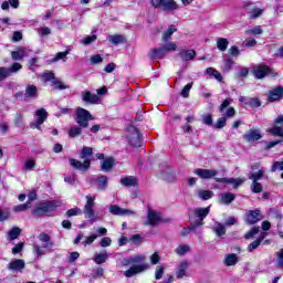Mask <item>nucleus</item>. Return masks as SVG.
<instances>
[{
  "mask_svg": "<svg viewBox=\"0 0 283 283\" xmlns=\"http://www.w3.org/2000/svg\"><path fill=\"white\" fill-rule=\"evenodd\" d=\"M140 262H145V256L135 255V256L123 259L122 264L123 266H129V264H140Z\"/></svg>",
  "mask_w": 283,
  "mask_h": 283,
  "instance_id": "nucleus-24",
  "label": "nucleus"
},
{
  "mask_svg": "<svg viewBox=\"0 0 283 283\" xmlns=\"http://www.w3.org/2000/svg\"><path fill=\"white\" fill-rule=\"evenodd\" d=\"M264 168H261L258 172L250 174L249 179L252 180V182H258L259 180H262V177L264 176Z\"/></svg>",
  "mask_w": 283,
  "mask_h": 283,
  "instance_id": "nucleus-43",
  "label": "nucleus"
},
{
  "mask_svg": "<svg viewBox=\"0 0 283 283\" xmlns=\"http://www.w3.org/2000/svg\"><path fill=\"white\" fill-rule=\"evenodd\" d=\"M25 56H28L25 49H18L17 51L11 52V57L13 61H23Z\"/></svg>",
  "mask_w": 283,
  "mask_h": 283,
  "instance_id": "nucleus-33",
  "label": "nucleus"
},
{
  "mask_svg": "<svg viewBox=\"0 0 283 283\" xmlns=\"http://www.w3.org/2000/svg\"><path fill=\"white\" fill-rule=\"evenodd\" d=\"M120 185L124 187H136V185H138V178L134 176L123 177L120 179Z\"/></svg>",
  "mask_w": 283,
  "mask_h": 283,
  "instance_id": "nucleus-28",
  "label": "nucleus"
},
{
  "mask_svg": "<svg viewBox=\"0 0 283 283\" xmlns=\"http://www.w3.org/2000/svg\"><path fill=\"white\" fill-rule=\"evenodd\" d=\"M48 120V112L40 108L35 112V120L30 124L31 129H41V125Z\"/></svg>",
  "mask_w": 283,
  "mask_h": 283,
  "instance_id": "nucleus-8",
  "label": "nucleus"
},
{
  "mask_svg": "<svg viewBox=\"0 0 283 283\" xmlns=\"http://www.w3.org/2000/svg\"><path fill=\"white\" fill-rule=\"evenodd\" d=\"M40 36H49V34H52V29L49 27H41L38 29Z\"/></svg>",
  "mask_w": 283,
  "mask_h": 283,
  "instance_id": "nucleus-61",
  "label": "nucleus"
},
{
  "mask_svg": "<svg viewBox=\"0 0 283 283\" xmlns=\"http://www.w3.org/2000/svg\"><path fill=\"white\" fill-rule=\"evenodd\" d=\"M187 269H189V262L187 261H181L176 271V277L177 280H182L187 275Z\"/></svg>",
  "mask_w": 283,
  "mask_h": 283,
  "instance_id": "nucleus-23",
  "label": "nucleus"
},
{
  "mask_svg": "<svg viewBox=\"0 0 283 283\" xmlns=\"http://www.w3.org/2000/svg\"><path fill=\"white\" fill-rule=\"evenodd\" d=\"M81 213H83V210H81V208H72L66 211L67 218H72L74 216H81Z\"/></svg>",
  "mask_w": 283,
  "mask_h": 283,
  "instance_id": "nucleus-59",
  "label": "nucleus"
},
{
  "mask_svg": "<svg viewBox=\"0 0 283 283\" xmlns=\"http://www.w3.org/2000/svg\"><path fill=\"white\" fill-rule=\"evenodd\" d=\"M262 28L261 27H255V28H250L245 31L248 34H252L253 36H258V34H262Z\"/></svg>",
  "mask_w": 283,
  "mask_h": 283,
  "instance_id": "nucleus-62",
  "label": "nucleus"
},
{
  "mask_svg": "<svg viewBox=\"0 0 283 283\" xmlns=\"http://www.w3.org/2000/svg\"><path fill=\"white\" fill-rule=\"evenodd\" d=\"M43 249H46L48 251H50V249H52V247L48 248L46 242L42 243V245H38V244L33 245V251H34L36 258H41L42 255H45V251H43Z\"/></svg>",
  "mask_w": 283,
  "mask_h": 283,
  "instance_id": "nucleus-30",
  "label": "nucleus"
},
{
  "mask_svg": "<svg viewBox=\"0 0 283 283\" xmlns=\"http://www.w3.org/2000/svg\"><path fill=\"white\" fill-rule=\"evenodd\" d=\"M28 209H30V203L28 202L13 207V211L15 213H21V211H28Z\"/></svg>",
  "mask_w": 283,
  "mask_h": 283,
  "instance_id": "nucleus-56",
  "label": "nucleus"
},
{
  "mask_svg": "<svg viewBox=\"0 0 283 283\" xmlns=\"http://www.w3.org/2000/svg\"><path fill=\"white\" fill-rule=\"evenodd\" d=\"M149 266L147 264H136L130 266L128 270L124 272L125 277H134V275H138V273H143L144 271H147Z\"/></svg>",
  "mask_w": 283,
  "mask_h": 283,
  "instance_id": "nucleus-16",
  "label": "nucleus"
},
{
  "mask_svg": "<svg viewBox=\"0 0 283 283\" xmlns=\"http://www.w3.org/2000/svg\"><path fill=\"white\" fill-rule=\"evenodd\" d=\"M34 167H36V161L32 158L27 159L23 164L24 171H33Z\"/></svg>",
  "mask_w": 283,
  "mask_h": 283,
  "instance_id": "nucleus-45",
  "label": "nucleus"
},
{
  "mask_svg": "<svg viewBox=\"0 0 283 283\" xmlns=\"http://www.w3.org/2000/svg\"><path fill=\"white\" fill-rule=\"evenodd\" d=\"M126 138L130 147H140L143 145V139L140 138V132L135 126H129L126 132Z\"/></svg>",
  "mask_w": 283,
  "mask_h": 283,
  "instance_id": "nucleus-3",
  "label": "nucleus"
},
{
  "mask_svg": "<svg viewBox=\"0 0 283 283\" xmlns=\"http://www.w3.org/2000/svg\"><path fill=\"white\" fill-rule=\"evenodd\" d=\"M216 182H221L223 185H232L234 189H238L240 185L244 182V179L235 178H214Z\"/></svg>",
  "mask_w": 283,
  "mask_h": 283,
  "instance_id": "nucleus-20",
  "label": "nucleus"
},
{
  "mask_svg": "<svg viewBox=\"0 0 283 283\" xmlns=\"http://www.w3.org/2000/svg\"><path fill=\"white\" fill-rule=\"evenodd\" d=\"M160 222H163V217L160 216V212H157L155 210H148L145 224L147 227H156L157 224H160Z\"/></svg>",
  "mask_w": 283,
  "mask_h": 283,
  "instance_id": "nucleus-11",
  "label": "nucleus"
},
{
  "mask_svg": "<svg viewBox=\"0 0 283 283\" xmlns=\"http://www.w3.org/2000/svg\"><path fill=\"white\" fill-rule=\"evenodd\" d=\"M212 231L216 233V235H218V238H222V235L227 233V228H224L222 223L216 222Z\"/></svg>",
  "mask_w": 283,
  "mask_h": 283,
  "instance_id": "nucleus-35",
  "label": "nucleus"
},
{
  "mask_svg": "<svg viewBox=\"0 0 283 283\" xmlns=\"http://www.w3.org/2000/svg\"><path fill=\"white\" fill-rule=\"evenodd\" d=\"M98 234L96 233H91L88 237H85V239L82 241V244L84 247H87L90 244H94V241L97 240Z\"/></svg>",
  "mask_w": 283,
  "mask_h": 283,
  "instance_id": "nucleus-48",
  "label": "nucleus"
},
{
  "mask_svg": "<svg viewBox=\"0 0 283 283\" xmlns=\"http://www.w3.org/2000/svg\"><path fill=\"white\" fill-rule=\"evenodd\" d=\"M217 48L220 50V52H227V48H229V40L226 38H218Z\"/></svg>",
  "mask_w": 283,
  "mask_h": 283,
  "instance_id": "nucleus-37",
  "label": "nucleus"
},
{
  "mask_svg": "<svg viewBox=\"0 0 283 283\" xmlns=\"http://www.w3.org/2000/svg\"><path fill=\"white\" fill-rule=\"evenodd\" d=\"M268 74H271V69L266 65H259L253 69L255 78H264Z\"/></svg>",
  "mask_w": 283,
  "mask_h": 283,
  "instance_id": "nucleus-21",
  "label": "nucleus"
},
{
  "mask_svg": "<svg viewBox=\"0 0 283 283\" xmlns=\"http://www.w3.org/2000/svg\"><path fill=\"white\" fill-rule=\"evenodd\" d=\"M57 207H61V203L59 201H49L35 208L32 213L35 218H41V216H45L48 213H52V211H56Z\"/></svg>",
  "mask_w": 283,
  "mask_h": 283,
  "instance_id": "nucleus-2",
  "label": "nucleus"
},
{
  "mask_svg": "<svg viewBox=\"0 0 283 283\" xmlns=\"http://www.w3.org/2000/svg\"><path fill=\"white\" fill-rule=\"evenodd\" d=\"M202 123L203 125L211 127V125H213V116L211 114L202 115Z\"/></svg>",
  "mask_w": 283,
  "mask_h": 283,
  "instance_id": "nucleus-60",
  "label": "nucleus"
},
{
  "mask_svg": "<svg viewBox=\"0 0 283 283\" xmlns=\"http://www.w3.org/2000/svg\"><path fill=\"white\" fill-rule=\"evenodd\" d=\"M86 203L84 205V216L85 218H88L90 220H93V222H96L95 216L96 212L94 211V207H96V197H92V195H87L86 197Z\"/></svg>",
  "mask_w": 283,
  "mask_h": 283,
  "instance_id": "nucleus-4",
  "label": "nucleus"
},
{
  "mask_svg": "<svg viewBox=\"0 0 283 283\" xmlns=\"http://www.w3.org/2000/svg\"><path fill=\"white\" fill-rule=\"evenodd\" d=\"M39 240L42 243H46V247H54V243L52 242V240L50 239V237L45 233H42L39 235Z\"/></svg>",
  "mask_w": 283,
  "mask_h": 283,
  "instance_id": "nucleus-51",
  "label": "nucleus"
},
{
  "mask_svg": "<svg viewBox=\"0 0 283 283\" xmlns=\"http://www.w3.org/2000/svg\"><path fill=\"white\" fill-rule=\"evenodd\" d=\"M92 154H94L92 147H83L80 154V158L84 161L82 163L76 159H70L71 167L77 169L78 171H82V174H85V171H87V169H90V167L92 166V159H90L92 158Z\"/></svg>",
  "mask_w": 283,
  "mask_h": 283,
  "instance_id": "nucleus-1",
  "label": "nucleus"
},
{
  "mask_svg": "<svg viewBox=\"0 0 283 283\" xmlns=\"http://www.w3.org/2000/svg\"><path fill=\"white\" fill-rule=\"evenodd\" d=\"M92 120V114L87 112L85 108H77L76 111V123L81 127H87V123Z\"/></svg>",
  "mask_w": 283,
  "mask_h": 283,
  "instance_id": "nucleus-9",
  "label": "nucleus"
},
{
  "mask_svg": "<svg viewBox=\"0 0 283 283\" xmlns=\"http://www.w3.org/2000/svg\"><path fill=\"white\" fill-rule=\"evenodd\" d=\"M53 90H70L69 85L63 84V82L56 77L51 82Z\"/></svg>",
  "mask_w": 283,
  "mask_h": 283,
  "instance_id": "nucleus-40",
  "label": "nucleus"
},
{
  "mask_svg": "<svg viewBox=\"0 0 283 283\" xmlns=\"http://www.w3.org/2000/svg\"><path fill=\"white\" fill-rule=\"evenodd\" d=\"M189 251H191V247H189L188 244H180L175 250L177 255H186V253H189Z\"/></svg>",
  "mask_w": 283,
  "mask_h": 283,
  "instance_id": "nucleus-44",
  "label": "nucleus"
},
{
  "mask_svg": "<svg viewBox=\"0 0 283 283\" xmlns=\"http://www.w3.org/2000/svg\"><path fill=\"white\" fill-rule=\"evenodd\" d=\"M81 96L82 101L84 103H88L90 105H98V103L101 102V96H98L97 94H93L90 91H83Z\"/></svg>",
  "mask_w": 283,
  "mask_h": 283,
  "instance_id": "nucleus-14",
  "label": "nucleus"
},
{
  "mask_svg": "<svg viewBox=\"0 0 283 283\" xmlns=\"http://www.w3.org/2000/svg\"><path fill=\"white\" fill-rule=\"evenodd\" d=\"M7 269L12 271V273H23V270L25 269V261L23 259H13L7 265Z\"/></svg>",
  "mask_w": 283,
  "mask_h": 283,
  "instance_id": "nucleus-12",
  "label": "nucleus"
},
{
  "mask_svg": "<svg viewBox=\"0 0 283 283\" xmlns=\"http://www.w3.org/2000/svg\"><path fill=\"white\" fill-rule=\"evenodd\" d=\"M39 88L32 84L27 85L24 96L25 98H36Z\"/></svg>",
  "mask_w": 283,
  "mask_h": 283,
  "instance_id": "nucleus-29",
  "label": "nucleus"
},
{
  "mask_svg": "<svg viewBox=\"0 0 283 283\" xmlns=\"http://www.w3.org/2000/svg\"><path fill=\"white\" fill-rule=\"evenodd\" d=\"M107 39H108L109 43H112L113 45H118L120 43H125V36L120 35V34L108 35Z\"/></svg>",
  "mask_w": 283,
  "mask_h": 283,
  "instance_id": "nucleus-39",
  "label": "nucleus"
},
{
  "mask_svg": "<svg viewBox=\"0 0 283 283\" xmlns=\"http://www.w3.org/2000/svg\"><path fill=\"white\" fill-rule=\"evenodd\" d=\"M148 56L151 61H158V59H165V56H167L165 46L151 49Z\"/></svg>",
  "mask_w": 283,
  "mask_h": 283,
  "instance_id": "nucleus-19",
  "label": "nucleus"
},
{
  "mask_svg": "<svg viewBox=\"0 0 283 283\" xmlns=\"http://www.w3.org/2000/svg\"><path fill=\"white\" fill-rule=\"evenodd\" d=\"M191 87H193V82L188 83L180 93V96H182V98H189V92H191Z\"/></svg>",
  "mask_w": 283,
  "mask_h": 283,
  "instance_id": "nucleus-50",
  "label": "nucleus"
},
{
  "mask_svg": "<svg viewBox=\"0 0 283 283\" xmlns=\"http://www.w3.org/2000/svg\"><path fill=\"white\" fill-rule=\"evenodd\" d=\"M102 171H109L114 167V158L109 157L101 161Z\"/></svg>",
  "mask_w": 283,
  "mask_h": 283,
  "instance_id": "nucleus-36",
  "label": "nucleus"
},
{
  "mask_svg": "<svg viewBox=\"0 0 283 283\" xmlns=\"http://www.w3.org/2000/svg\"><path fill=\"white\" fill-rule=\"evenodd\" d=\"M107 176H99L92 180V185H95L98 191H105V189H107Z\"/></svg>",
  "mask_w": 283,
  "mask_h": 283,
  "instance_id": "nucleus-22",
  "label": "nucleus"
},
{
  "mask_svg": "<svg viewBox=\"0 0 283 283\" xmlns=\"http://www.w3.org/2000/svg\"><path fill=\"white\" fill-rule=\"evenodd\" d=\"M178 29L176 28V25L171 24L168 30H166V32L164 33L161 41L164 43H168L169 39H171V36L174 35V32H177Z\"/></svg>",
  "mask_w": 283,
  "mask_h": 283,
  "instance_id": "nucleus-34",
  "label": "nucleus"
},
{
  "mask_svg": "<svg viewBox=\"0 0 283 283\" xmlns=\"http://www.w3.org/2000/svg\"><path fill=\"white\" fill-rule=\"evenodd\" d=\"M179 56L181 61H193L196 59V51L195 50H181L179 52Z\"/></svg>",
  "mask_w": 283,
  "mask_h": 283,
  "instance_id": "nucleus-27",
  "label": "nucleus"
},
{
  "mask_svg": "<svg viewBox=\"0 0 283 283\" xmlns=\"http://www.w3.org/2000/svg\"><path fill=\"white\" fill-rule=\"evenodd\" d=\"M283 96V86H277L269 91L268 101L269 103H275V101H281Z\"/></svg>",
  "mask_w": 283,
  "mask_h": 283,
  "instance_id": "nucleus-18",
  "label": "nucleus"
},
{
  "mask_svg": "<svg viewBox=\"0 0 283 283\" xmlns=\"http://www.w3.org/2000/svg\"><path fill=\"white\" fill-rule=\"evenodd\" d=\"M227 126V119L224 117H220L217 119L214 124V129H222Z\"/></svg>",
  "mask_w": 283,
  "mask_h": 283,
  "instance_id": "nucleus-63",
  "label": "nucleus"
},
{
  "mask_svg": "<svg viewBox=\"0 0 283 283\" xmlns=\"http://www.w3.org/2000/svg\"><path fill=\"white\" fill-rule=\"evenodd\" d=\"M211 211V208H196L193 210V213L196 216V218H199V222H202V220H205V218H207V216H209V212Z\"/></svg>",
  "mask_w": 283,
  "mask_h": 283,
  "instance_id": "nucleus-26",
  "label": "nucleus"
},
{
  "mask_svg": "<svg viewBox=\"0 0 283 283\" xmlns=\"http://www.w3.org/2000/svg\"><path fill=\"white\" fill-rule=\"evenodd\" d=\"M71 50L66 49L64 52H59L56 55L53 57L52 63H56V61H67V54H70Z\"/></svg>",
  "mask_w": 283,
  "mask_h": 283,
  "instance_id": "nucleus-38",
  "label": "nucleus"
},
{
  "mask_svg": "<svg viewBox=\"0 0 283 283\" xmlns=\"http://www.w3.org/2000/svg\"><path fill=\"white\" fill-rule=\"evenodd\" d=\"M198 196L201 200H211V198H213V191H211V190H199Z\"/></svg>",
  "mask_w": 283,
  "mask_h": 283,
  "instance_id": "nucleus-46",
  "label": "nucleus"
},
{
  "mask_svg": "<svg viewBox=\"0 0 283 283\" xmlns=\"http://www.w3.org/2000/svg\"><path fill=\"white\" fill-rule=\"evenodd\" d=\"M235 200V195L231 192H223L220 195V202L222 205H231Z\"/></svg>",
  "mask_w": 283,
  "mask_h": 283,
  "instance_id": "nucleus-31",
  "label": "nucleus"
},
{
  "mask_svg": "<svg viewBox=\"0 0 283 283\" xmlns=\"http://www.w3.org/2000/svg\"><path fill=\"white\" fill-rule=\"evenodd\" d=\"M99 247H102L103 249H106V247H112V238L109 237L102 238V240L99 241Z\"/></svg>",
  "mask_w": 283,
  "mask_h": 283,
  "instance_id": "nucleus-64",
  "label": "nucleus"
},
{
  "mask_svg": "<svg viewBox=\"0 0 283 283\" xmlns=\"http://www.w3.org/2000/svg\"><path fill=\"white\" fill-rule=\"evenodd\" d=\"M268 134L283 138V115H280L274 119V125L266 129Z\"/></svg>",
  "mask_w": 283,
  "mask_h": 283,
  "instance_id": "nucleus-7",
  "label": "nucleus"
},
{
  "mask_svg": "<svg viewBox=\"0 0 283 283\" xmlns=\"http://www.w3.org/2000/svg\"><path fill=\"white\" fill-rule=\"evenodd\" d=\"M262 184L258 182V181H252V185H251V191L253 193H262Z\"/></svg>",
  "mask_w": 283,
  "mask_h": 283,
  "instance_id": "nucleus-54",
  "label": "nucleus"
},
{
  "mask_svg": "<svg viewBox=\"0 0 283 283\" xmlns=\"http://www.w3.org/2000/svg\"><path fill=\"white\" fill-rule=\"evenodd\" d=\"M195 176H198L202 180H211L218 176V170L197 168L193 170Z\"/></svg>",
  "mask_w": 283,
  "mask_h": 283,
  "instance_id": "nucleus-10",
  "label": "nucleus"
},
{
  "mask_svg": "<svg viewBox=\"0 0 283 283\" xmlns=\"http://www.w3.org/2000/svg\"><path fill=\"white\" fill-rule=\"evenodd\" d=\"M112 216H136V211L129 209H123L118 205H113L108 208Z\"/></svg>",
  "mask_w": 283,
  "mask_h": 283,
  "instance_id": "nucleus-15",
  "label": "nucleus"
},
{
  "mask_svg": "<svg viewBox=\"0 0 283 283\" xmlns=\"http://www.w3.org/2000/svg\"><path fill=\"white\" fill-rule=\"evenodd\" d=\"M276 266L281 271L283 270V249L276 253Z\"/></svg>",
  "mask_w": 283,
  "mask_h": 283,
  "instance_id": "nucleus-53",
  "label": "nucleus"
},
{
  "mask_svg": "<svg viewBox=\"0 0 283 283\" xmlns=\"http://www.w3.org/2000/svg\"><path fill=\"white\" fill-rule=\"evenodd\" d=\"M233 103V99L231 98H226L221 105L219 106V112L222 114L223 118H233L235 116V108L231 105Z\"/></svg>",
  "mask_w": 283,
  "mask_h": 283,
  "instance_id": "nucleus-6",
  "label": "nucleus"
},
{
  "mask_svg": "<svg viewBox=\"0 0 283 283\" xmlns=\"http://www.w3.org/2000/svg\"><path fill=\"white\" fill-rule=\"evenodd\" d=\"M243 139L245 143H255L262 139V133L258 128H251L245 134H243Z\"/></svg>",
  "mask_w": 283,
  "mask_h": 283,
  "instance_id": "nucleus-13",
  "label": "nucleus"
},
{
  "mask_svg": "<svg viewBox=\"0 0 283 283\" xmlns=\"http://www.w3.org/2000/svg\"><path fill=\"white\" fill-rule=\"evenodd\" d=\"M260 244H262V239H256L255 241H253L252 243H250L248 245V251L250 253H253V251H255V249H258V247H260Z\"/></svg>",
  "mask_w": 283,
  "mask_h": 283,
  "instance_id": "nucleus-58",
  "label": "nucleus"
},
{
  "mask_svg": "<svg viewBox=\"0 0 283 283\" xmlns=\"http://www.w3.org/2000/svg\"><path fill=\"white\" fill-rule=\"evenodd\" d=\"M226 266H235L238 264V255L235 254H228L224 259Z\"/></svg>",
  "mask_w": 283,
  "mask_h": 283,
  "instance_id": "nucleus-41",
  "label": "nucleus"
},
{
  "mask_svg": "<svg viewBox=\"0 0 283 283\" xmlns=\"http://www.w3.org/2000/svg\"><path fill=\"white\" fill-rule=\"evenodd\" d=\"M6 220H10V209L2 210L0 207V222H6Z\"/></svg>",
  "mask_w": 283,
  "mask_h": 283,
  "instance_id": "nucleus-55",
  "label": "nucleus"
},
{
  "mask_svg": "<svg viewBox=\"0 0 283 283\" xmlns=\"http://www.w3.org/2000/svg\"><path fill=\"white\" fill-rule=\"evenodd\" d=\"M245 105H250V107H260L262 103L260 102V98L252 97V98H249L248 102H245Z\"/></svg>",
  "mask_w": 283,
  "mask_h": 283,
  "instance_id": "nucleus-57",
  "label": "nucleus"
},
{
  "mask_svg": "<svg viewBox=\"0 0 283 283\" xmlns=\"http://www.w3.org/2000/svg\"><path fill=\"white\" fill-rule=\"evenodd\" d=\"M153 8H160L164 12H174L178 10V3L175 0H150Z\"/></svg>",
  "mask_w": 283,
  "mask_h": 283,
  "instance_id": "nucleus-5",
  "label": "nucleus"
},
{
  "mask_svg": "<svg viewBox=\"0 0 283 283\" xmlns=\"http://www.w3.org/2000/svg\"><path fill=\"white\" fill-rule=\"evenodd\" d=\"M262 219L263 217L260 210H250L245 213V222L248 224H256V222H260Z\"/></svg>",
  "mask_w": 283,
  "mask_h": 283,
  "instance_id": "nucleus-17",
  "label": "nucleus"
},
{
  "mask_svg": "<svg viewBox=\"0 0 283 283\" xmlns=\"http://www.w3.org/2000/svg\"><path fill=\"white\" fill-rule=\"evenodd\" d=\"M164 275H165V265L163 264L157 265L155 270V280H163Z\"/></svg>",
  "mask_w": 283,
  "mask_h": 283,
  "instance_id": "nucleus-49",
  "label": "nucleus"
},
{
  "mask_svg": "<svg viewBox=\"0 0 283 283\" xmlns=\"http://www.w3.org/2000/svg\"><path fill=\"white\" fill-rule=\"evenodd\" d=\"M43 83H52L55 78L54 73L51 71H45L40 75Z\"/></svg>",
  "mask_w": 283,
  "mask_h": 283,
  "instance_id": "nucleus-42",
  "label": "nucleus"
},
{
  "mask_svg": "<svg viewBox=\"0 0 283 283\" xmlns=\"http://www.w3.org/2000/svg\"><path fill=\"white\" fill-rule=\"evenodd\" d=\"M202 224H205V222L202 221H195L192 223H190V226L188 228H185L181 232L182 235H189V233H191V231H196V229H198V227H202Z\"/></svg>",
  "mask_w": 283,
  "mask_h": 283,
  "instance_id": "nucleus-32",
  "label": "nucleus"
},
{
  "mask_svg": "<svg viewBox=\"0 0 283 283\" xmlns=\"http://www.w3.org/2000/svg\"><path fill=\"white\" fill-rule=\"evenodd\" d=\"M166 54L168 52H176V50H178V44H176V42H169L166 45H163Z\"/></svg>",
  "mask_w": 283,
  "mask_h": 283,
  "instance_id": "nucleus-52",
  "label": "nucleus"
},
{
  "mask_svg": "<svg viewBox=\"0 0 283 283\" xmlns=\"http://www.w3.org/2000/svg\"><path fill=\"white\" fill-rule=\"evenodd\" d=\"M107 260H109V253H107L105 250L96 253L93 258V262H95V264H105Z\"/></svg>",
  "mask_w": 283,
  "mask_h": 283,
  "instance_id": "nucleus-25",
  "label": "nucleus"
},
{
  "mask_svg": "<svg viewBox=\"0 0 283 283\" xmlns=\"http://www.w3.org/2000/svg\"><path fill=\"white\" fill-rule=\"evenodd\" d=\"M21 235V229L20 228H12L9 232H8V239L9 240H17V238H19Z\"/></svg>",
  "mask_w": 283,
  "mask_h": 283,
  "instance_id": "nucleus-47",
  "label": "nucleus"
}]
</instances>
